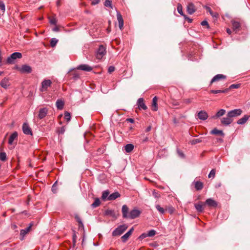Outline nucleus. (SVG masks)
<instances>
[{
    "instance_id": "nucleus-1",
    "label": "nucleus",
    "mask_w": 250,
    "mask_h": 250,
    "mask_svg": "<svg viewBox=\"0 0 250 250\" xmlns=\"http://www.w3.org/2000/svg\"><path fill=\"white\" fill-rule=\"evenodd\" d=\"M122 212L123 214V217L124 218H129L131 219H135L140 215L141 212L138 209H133L131 210L129 213L128 207L124 205L123 206L122 208Z\"/></svg>"
},
{
    "instance_id": "nucleus-2",
    "label": "nucleus",
    "mask_w": 250,
    "mask_h": 250,
    "mask_svg": "<svg viewBox=\"0 0 250 250\" xmlns=\"http://www.w3.org/2000/svg\"><path fill=\"white\" fill-rule=\"evenodd\" d=\"M127 226L125 224L120 225L112 232V235L113 236H120L127 229Z\"/></svg>"
},
{
    "instance_id": "nucleus-3",
    "label": "nucleus",
    "mask_w": 250,
    "mask_h": 250,
    "mask_svg": "<svg viewBox=\"0 0 250 250\" xmlns=\"http://www.w3.org/2000/svg\"><path fill=\"white\" fill-rule=\"evenodd\" d=\"M22 55L19 52H15L12 53L10 56L8 57L6 60V63L8 64H12L14 62V60L17 59H21Z\"/></svg>"
},
{
    "instance_id": "nucleus-4",
    "label": "nucleus",
    "mask_w": 250,
    "mask_h": 250,
    "mask_svg": "<svg viewBox=\"0 0 250 250\" xmlns=\"http://www.w3.org/2000/svg\"><path fill=\"white\" fill-rule=\"evenodd\" d=\"M106 48L103 45L99 46L96 52V57L97 59L101 60L106 54Z\"/></svg>"
},
{
    "instance_id": "nucleus-5",
    "label": "nucleus",
    "mask_w": 250,
    "mask_h": 250,
    "mask_svg": "<svg viewBox=\"0 0 250 250\" xmlns=\"http://www.w3.org/2000/svg\"><path fill=\"white\" fill-rule=\"evenodd\" d=\"M52 82L50 80H44L41 83V87L40 90L41 92L47 91L48 88L51 86Z\"/></svg>"
},
{
    "instance_id": "nucleus-6",
    "label": "nucleus",
    "mask_w": 250,
    "mask_h": 250,
    "mask_svg": "<svg viewBox=\"0 0 250 250\" xmlns=\"http://www.w3.org/2000/svg\"><path fill=\"white\" fill-rule=\"evenodd\" d=\"M242 113V110L241 109H235L229 111L228 112V115L231 119H233V118L237 117L240 116Z\"/></svg>"
},
{
    "instance_id": "nucleus-7",
    "label": "nucleus",
    "mask_w": 250,
    "mask_h": 250,
    "mask_svg": "<svg viewBox=\"0 0 250 250\" xmlns=\"http://www.w3.org/2000/svg\"><path fill=\"white\" fill-rule=\"evenodd\" d=\"M205 205H207L210 208H216L218 204L216 201L212 198H208L206 200Z\"/></svg>"
},
{
    "instance_id": "nucleus-8",
    "label": "nucleus",
    "mask_w": 250,
    "mask_h": 250,
    "mask_svg": "<svg viewBox=\"0 0 250 250\" xmlns=\"http://www.w3.org/2000/svg\"><path fill=\"white\" fill-rule=\"evenodd\" d=\"M22 130L23 133L26 135H32V132L31 128L26 123H24L22 125Z\"/></svg>"
},
{
    "instance_id": "nucleus-9",
    "label": "nucleus",
    "mask_w": 250,
    "mask_h": 250,
    "mask_svg": "<svg viewBox=\"0 0 250 250\" xmlns=\"http://www.w3.org/2000/svg\"><path fill=\"white\" fill-rule=\"evenodd\" d=\"M232 122L233 119H231V118L228 115V114L226 117L222 118L221 120V124L225 125H228L231 124Z\"/></svg>"
},
{
    "instance_id": "nucleus-10",
    "label": "nucleus",
    "mask_w": 250,
    "mask_h": 250,
    "mask_svg": "<svg viewBox=\"0 0 250 250\" xmlns=\"http://www.w3.org/2000/svg\"><path fill=\"white\" fill-rule=\"evenodd\" d=\"M76 69L88 72L91 71L92 70V68L91 66L85 64H81L78 66Z\"/></svg>"
},
{
    "instance_id": "nucleus-11",
    "label": "nucleus",
    "mask_w": 250,
    "mask_h": 250,
    "mask_svg": "<svg viewBox=\"0 0 250 250\" xmlns=\"http://www.w3.org/2000/svg\"><path fill=\"white\" fill-rule=\"evenodd\" d=\"M226 79V76L221 74H217L212 79V80L210 81V84H211L215 82Z\"/></svg>"
},
{
    "instance_id": "nucleus-12",
    "label": "nucleus",
    "mask_w": 250,
    "mask_h": 250,
    "mask_svg": "<svg viewBox=\"0 0 250 250\" xmlns=\"http://www.w3.org/2000/svg\"><path fill=\"white\" fill-rule=\"evenodd\" d=\"M68 76L70 79L77 80L80 78V74L77 71L71 70L68 72Z\"/></svg>"
},
{
    "instance_id": "nucleus-13",
    "label": "nucleus",
    "mask_w": 250,
    "mask_h": 250,
    "mask_svg": "<svg viewBox=\"0 0 250 250\" xmlns=\"http://www.w3.org/2000/svg\"><path fill=\"white\" fill-rule=\"evenodd\" d=\"M117 18L119 22V28L121 30H122L124 26V20L122 15L119 12H117Z\"/></svg>"
},
{
    "instance_id": "nucleus-14",
    "label": "nucleus",
    "mask_w": 250,
    "mask_h": 250,
    "mask_svg": "<svg viewBox=\"0 0 250 250\" xmlns=\"http://www.w3.org/2000/svg\"><path fill=\"white\" fill-rule=\"evenodd\" d=\"M48 109L46 108H41L39 112L38 117L40 119L44 118L47 115Z\"/></svg>"
},
{
    "instance_id": "nucleus-15",
    "label": "nucleus",
    "mask_w": 250,
    "mask_h": 250,
    "mask_svg": "<svg viewBox=\"0 0 250 250\" xmlns=\"http://www.w3.org/2000/svg\"><path fill=\"white\" fill-rule=\"evenodd\" d=\"M20 71L21 73H30L32 72V68L28 65H23L20 69Z\"/></svg>"
},
{
    "instance_id": "nucleus-16",
    "label": "nucleus",
    "mask_w": 250,
    "mask_h": 250,
    "mask_svg": "<svg viewBox=\"0 0 250 250\" xmlns=\"http://www.w3.org/2000/svg\"><path fill=\"white\" fill-rule=\"evenodd\" d=\"M204 206H205V203H203L202 202H200L198 204H194V207L199 212H202L204 211Z\"/></svg>"
},
{
    "instance_id": "nucleus-17",
    "label": "nucleus",
    "mask_w": 250,
    "mask_h": 250,
    "mask_svg": "<svg viewBox=\"0 0 250 250\" xmlns=\"http://www.w3.org/2000/svg\"><path fill=\"white\" fill-rule=\"evenodd\" d=\"M198 117L200 120H206L208 118V115L206 111L202 110L198 113Z\"/></svg>"
},
{
    "instance_id": "nucleus-18",
    "label": "nucleus",
    "mask_w": 250,
    "mask_h": 250,
    "mask_svg": "<svg viewBox=\"0 0 250 250\" xmlns=\"http://www.w3.org/2000/svg\"><path fill=\"white\" fill-rule=\"evenodd\" d=\"M18 133L17 132H13L9 137L8 139V144L10 145H12L13 142L15 140H17L18 139Z\"/></svg>"
},
{
    "instance_id": "nucleus-19",
    "label": "nucleus",
    "mask_w": 250,
    "mask_h": 250,
    "mask_svg": "<svg viewBox=\"0 0 250 250\" xmlns=\"http://www.w3.org/2000/svg\"><path fill=\"white\" fill-rule=\"evenodd\" d=\"M0 85L2 87L6 89L10 85L9 79L7 78L3 79L0 82Z\"/></svg>"
},
{
    "instance_id": "nucleus-20",
    "label": "nucleus",
    "mask_w": 250,
    "mask_h": 250,
    "mask_svg": "<svg viewBox=\"0 0 250 250\" xmlns=\"http://www.w3.org/2000/svg\"><path fill=\"white\" fill-rule=\"evenodd\" d=\"M196 11L195 7L193 3H190L187 6V12L189 14H192Z\"/></svg>"
},
{
    "instance_id": "nucleus-21",
    "label": "nucleus",
    "mask_w": 250,
    "mask_h": 250,
    "mask_svg": "<svg viewBox=\"0 0 250 250\" xmlns=\"http://www.w3.org/2000/svg\"><path fill=\"white\" fill-rule=\"evenodd\" d=\"M137 104L138 107L140 109L142 108L144 110H146L147 109V106L146 105L144 100L143 98H139L137 101Z\"/></svg>"
},
{
    "instance_id": "nucleus-22",
    "label": "nucleus",
    "mask_w": 250,
    "mask_h": 250,
    "mask_svg": "<svg viewBox=\"0 0 250 250\" xmlns=\"http://www.w3.org/2000/svg\"><path fill=\"white\" fill-rule=\"evenodd\" d=\"M133 231V228H132L130 230L127 232L123 236H122L121 239L123 242H125L127 239L130 237L131 235L132 232Z\"/></svg>"
},
{
    "instance_id": "nucleus-23",
    "label": "nucleus",
    "mask_w": 250,
    "mask_h": 250,
    "mask_svg": "<svg viewBox=\"0 0 250 250\" xmlns=\"http://www.w3.org/2000/svg\"><path fill=\"white\" fill-rule=\"evenodd\" d=\"M33 225V223H30L29 224V226L27 228H26L25 229H21V232H20L21 235H22V236H24L27 233H28L30 231Z\"/></svg>"
},
{
    "instance_id": "nucleus-24",
    "label": "nucleus",
    "mask_w": 250,
    "mask_h": 250,
    "mask_svg": "<svg viewBox=\"0 0 250 250\" xmlns=\"http://www.w3.org/2000/svg\"><path fill=\"white\" fill-rule=\"evenodd\" d=\"M232 29L234 31L238 32L240 30V23L238 21H232Z\"/></svg>"
},
{
    "instance_id": "nucleus-25",
    "label": "nucleus",
    "mask_w": 250,
    "mask_h": 250,
    "mask_svg": "<svg viewBox=\"0 0 250 250\" xmlns=\"http://www.w3.org/2000/svg\"><path fill=\"white\" fill-rule=\"evenodd\" d=\"M250 118L249 115H245L243 117L239 119L237 123L239 125H243L245 124Z\"/></svg>"
},
{
    "instance_id": "nucleus-26",
    "label": "nucleus",
    "mask_w": 250,
    "mask_h": 250,
    "mask_svg": "<svg viewBox=\"0 0 250 250\" xmlns=\"http://www.w3.org/2000/svg\"><path fill=\"white\" fill-rule=\"evenodd\" d=\"M120 197V194L118 192H115L112 194H111L108 197V200H114L117 199V198Z\"/></svg>"
},
{
    "instance_id": "nucleus-27",
    "label": "nucleus",
    "mask_w": 250,
    "mask_h": 250,
    "mask_svg": "<svg viewBox=\"0 0 250 250\" xmlns=\"http://www.w3.org/2000/svg\"><path fill=\"white\" fill-rule=\"evenodd\" d=\"M204 7L206 8L207 11L209 13V14L213 18L217 19L218 17V14L216 12H213L209 7L205 6Z\"/></svg>"
},
{
    "instance_id": "nucleus-28",
    "label": "nucleus",
    "mask_w": 250,
    "mask_h": 250,
    "mask_svg": "<svg viewBox=\"0 0 250 250\" xmlns=\"http://www.w3.org/2000/svg\"><path fill=\"white\" fill-rule=\"evenodd\" d=\"M195 188L197 190H200L203 189L204 185L203 183L200 181H194Z\"/></svg>"
},
{
    "instance_id": "nucleus-29",
    "label": "nucleus",
    "mask_w": 250,
    "mask_h": 250,
    "mask_svg": "<svg viewBox=\"0 0 250 250\" xmlns=\"http://www.w3.org/2000/svg\"><path fill=\"white\" fill-rule=\"evenodd\" d=\"M158 99L156 96H155L152 100V110L156 111L158 110V104H157Z\"/></svg>"
},
{
    "instance_id": "nucleus-30",
    "label": "nucleus",
    "mask_w": 250,
    "mask_h": 250,
    "mask_svg": "<svg viewBox=\"0 0 250 250\" xmlns=\"http://www.w3.org/2000/svg\"><path fill=\"white\" fill-rule=\"evenodd\" d=\"M229 91V88H226L223 90H211L209 91L210 93L218 94V93H226Z\"/></svg>"
},
{
    "instance_id": "nucleus-31",
    "label": "nucleus",
    "mask_w": 250,
    "mask_h": 250,
    "mask_svg": "<svg viewBox=\"0 0 250 250\" xmlns=\"http://www.w3.org/2000/svg\"><path fill=\"white\" fill-rule=\"evenodd\" d=\"M75 218L77 222H78V223H79V229H83L84 226H83V222H82V220L80 218V216L76 214V215H75Z\"/></svg>"
},
{
    "instance_id": "nucleus-32",
    "label": "nucleus",
    "mask_w": 250,
    "mask_h": 250,
    "mask_svg": "<svg viewBox=\"0 0 250 250\" xmlns=\"http://www.w3.org/2000/svg\"><path fill=\"white\" fill-rule=\"evenodd\" d=\"M56 106L58 109H62L64 106V102L61 100H58L56 103Z\"/></svg>"
},
{
    "instance_id": "nucleus-33",
    "label": "nucleus",
    "mask_w": 250,
    "mask_h": 250,
    "mask_svg": "<svg viewBox=\"0 0 250 250\" xmlns=\"http://www.w3.org/2000/svg\"><path fill=\"white\" fill-rule=\"evenodd\" d=\"M133 148H134V146L131 144H127L125 146V150L127 153H129V152H130L131 151H132L133 150Z\"/></svg>"
},
{
    "instance_id": "nucleus-34",
    "label": "nucleus",
    "mask_w": 250,
    "mask_h": 250,
    "mask_svg": "<svg viewBox=\"0 0 250 250\" xmlns=\"http://www.w3.org/2000/svg\"><path fill=\"white\" fill-rule=\"evenodd\" d=\"M211 133L214 135H219L221 136H223L224 133L222 130H218L217 128H214L211 130Z\"/></svg>"
},
{
    "instance_id": "nucleus-35",
    "label": "nucleus",
    "mask_w": 250,
    "mask_h": 250,
    "mask_svg": "<svg viewBox=\"0 0 250 250\" xmlns=\"http://www.w3.org/2000/svg\"><path fill=\"white\" fill-rule=\"evenodd\" d=\"M101 204L100 200L99 198H97L95 199L94 202L91 204V207L93 208H95L100 206Z\"/></svg>"
},
{
    "instance_id": "nucleus-36",
    "label": "nucleus",
    "mask_w": 250,
    "mask_h": 250,
    "mask_svg": "<svg viewBox=\"0 0 250 250\" xmlns=\"http://www.w3.org/2000/svg\"><path fill=\"white\" fill-rule=\"evenodd\" d=\"M226 113V110L224 109H220L216 114L215 117L219 118L223 116Z\"/></svg>"
},
{
    "instance_id": "nucleus-37",
    "label": "nucleus",
    "mask_w": 250,
    "mask_h": 250,
    "mask_svg": "<svg viewBox=\"0 0 250 250\" xmlns=\"http://www.w3.org/2000/svg\"><path fill=\"white\" fill-rule=\"evenodd\" d=\"M156 208L157 210L161 214H164L165 212L166 208L165 209L161 207L159 205H157L156 206Z\"/></svg>"
},
{
    "instance_id": "nucleus-38",
    "label": "nucleus",
    "mask_w": 250,
    "mask_h": 250,
    "mask_svg": "<svg viewBox=\"0 0 250 250\" xmlns=\"http://www.w3.org/2000/svg\"><path fill=\"white\" fill-rule=\"evenodd\" d=\"M177 11L178 13L183 16H185V15L183 14L182 10V6L180 3H178L177 5Z\"/></svg>"
},
{
    "instance_id": "nucleus-39",
    "label": "nucleus",
    "mask_w": 250,
    "mask_h": 250,
    "mask_svg": "<svg viewBox=\"0 0 250 250\" xmlns=\"http://www.w3.org/2000/svg\"><path fill=\"white\" fill-rule=\"evenodd\" d=\"M58 40L56 38H52L50 40V44L51 47H54L56 46L57 43L58 42Z\"/></svg>"
},
{
    "instance_id": "nucleus-40",
    "label": "nucleus",
    "mask_w": 250,
    "mask_h": 250,
    "mask_svg": "<svg viewBox=\"0 0 250 250\" xmlns=\"http://www.w3.org/2000/svg\"><path fill=\"white\" fill-rule=\"evenodd\" d=\"M105 214L107 215H110L114 216L115 215V212L113 210L111 209H107L105 211Z\"/></svg>"
},
{
    "instance_id": "nucleus-41",
    "label": "nucleus",
    "mask_w": 250,
    "mask_h": 250,
    "mask_svg": "<svg viewBox=\"0 0 250 250\" xmlns=\"http://www.w3.org/2000/svg\"><path fill=\"white\" fill-rule=\"evenodd\" d=\"M104 5L106 7H109L111 8H113L112 1L110 0H105Z\"/></svg>"
},
{
    "instance_id": "nucleus-42",
    "label": "nucleus",
    "mask_w": 250,
    "mask_h": 250,
    "mask_svg": "<svg viewBox=\"0 0 250 250\" xmlns=\"http://www.w3.org/2000/svg\"><path fill=\"white\" fill-rule=\"evenodd\" d=\"M166 210H167L171 214L174 212L175 209L172 206H170L166 208Z\"/></svg>"
},
{
    "instance_id": "nucleus-43",
    "label": "nucleus",
    "mask_w": 250,
    "mask_h": 250,
    "mask_svg": "<svg viewBox=\"0 0 250 250\" xmlns=\"http://www.w3.org/2000/svg\"><path fill=\"white\" fill-rule=\"evenodd\" d=\"M49 22L50 23V24H54V25L56 24L57 21L55 17H49Z\"/></svg>"
},
{
    "instance_id": "nucleus-44",
    "label": "nucleus",
    "mask_w": 250,
    "mask_h": 250,
    "mask_svg": "<svg viewBox=\"0 0 250 250\" xmlns=\"http://www.w3.org/2000/svg\"><path fill=\"white\" fill-rule=\"evenodd\" d=\"M6 159V154L5 152L0 153V160L2 161H5Z\"/></svg>"
},
{
    "instance_id": "nucleus-45",
    "label": "nucleus",
    "mask_w": 250,
    "mask_h": 250,
    "mask_svg": "<svg viewBox=\"0 0 250 250\" xmlns=\"http://www.w3.org/2000/svg\"><path fill=\"white\" fill-rule=\"evenodd\" d=\"M202 140L201 139L199 138V139H193V140H191L190 141V143L192 145H195L196 144L202 142Z\"/></svg>"
},
{
    "instance_id": "nucleus-46",
    "label": "nucleus",
    "mask_w": 250,
    "mask_h": 250,
    "mask_svg": "<svg viewBox=\"0 0 250 250\" xmlns=\"http://www.w3.org/2000/svg\"><path fill=\"white\" fill-rule=\"evenodd\" d=\"M64 118L67 121H69L71 119L70 114L68 112H65L64 113Z\"/></svg>"
},
{
    "instance_id": "nucleus-47",
    "label": "nucleus",
    "mask_w": 250,
    "mask_h": 250,
    "mask_svg": "<svg viewBox=\"0 0 250 250\" xmlns=\"http://www.w3.org/2000/svg\"><path fill=\"white\" fill-rule=\"evenodd\" d=\"M147 234L148 237L153 236L156 234V231L153 229L150 230L148 232Z\"/></svg>"
},
{
    "instance_id": "nucleus-48",
    "label": "nucleus",
    "mask_w": 250,
    "mask_h": 250,
    "mask_svg": "<svg viewBox=\"0 0 250 250\" xmlns=\"http://www.w3.org/2000/svg\"><path fill=\"white\" fill-rule=\"evenodd\" d=\"M109 192L108 191H104L103 192L102 196V198L103 200H105L109 196Z\"/></svg>"
},
{
    "instance_id": "nucleus-49",
    "label": "nucleus",
    "mask_w": 250,
    "mask_h": 250,
    "mask_svg": "<svg viewBox=\"0 0 250 250\" xmlns=\"http://www.w3.org/2000/svg\"><path fill=\"white\" fill-rule=\"evenodd\" d=\"M0 9L3 12H4L5 10V7L4 2L0 0Z\"/></svg>"
},
{
    "instance_id": "nucleus-50",
    "label": "nucleus",
    "mask_w": 250,
    "mask_h": 250,
    "mask_svg": "<svg viewBox=\"0 0 250 250\" xmlns=\"http://www.w3.org/2000/svg\"><path fill=\"white\" fill-rule=\"evenodd\" d=\"M240 85H241V84H240V83L232 84L230 85L229 87V90L230 89H232V88H239L240 87Z\"/></svg>"
},
{
    "instance_id": "nucleus-51",
    "label": "nucleus",
    "mask_w": 250,
    "mask_h": 250,
    "mask_svg": "<svg viewBox=\"0 0 250 250\" xmlns=\"http://www.w3.org/2000/svg\"><path fill=\"white\" fill-rule=\"evenodd\" d=\"M152 194H153V196L155 198H159V197H160V193L158 192H157L156 190H154L153 191Z\"/></svg>"
},
{
    "instance_id": "nucleus-52",
    "label": "nucleus",
    "mask_w": 250,
    "mask_h": 250,
    "mask_svg": "<svg viewBox=\"0 0 250 250\" xmlns=\"http://www.w3.org/2000/svg\"><path fill=\"white\" fill-rule=\"evenodd\" d=\"M215 169H212L210 171L209 174H208V178H211V177L214 178L215 176Z\"/></svg>"
},
{
    "instance_id": "nucleus-53",
    "label": "nucleus",
    "mask_w": 250,
    "mask_h": 250,
    "mask_svg": "<svg viewBox=\"0 0 250 250\" xmlns=\"http://www.w3.org/2000/svg\"><path fill=\"white\" fill-rule=\"evenodd\" d=\"M65 131V128L64 126L61 127V128H59L57 130V132L60 134H62L64 133Z\"/></svg>"
},
{
    "instance_id": "nucleus-54",
    "label": "nucleus",
    "mask_w": 250,
    "mask_h": 250,
    "mask_svg": "<svg viewBox=\"0 0 250 250\" xmlns=\"http://www.w3.org/2000/svg\"><path fill=\"white\" fill-rule=\"evenodd\" d=\"M183 102L186 104H189L192 102L191 99H185L183 100Z\"/></svg>"
},
{
    "instance_id": "nucleus-55",
    "label": "nucleus",
    "mask_w": 250,
    "mask_h": 250,
    "mask_svg": "<svg viewBox=\"0 0 250 250\" xmlns=\"http://www.w3.org/2000/svg\"><path fill=\"white\" fill-rule=\"evenodd\" d=\"M74 233L73 234V243H76V240L77 238V236L76 234V232L73 231Z\"/></svg>"
},
{
    "instance_id": "nucleus-56",
    "label": "nucleus",
    "mask_w": 250,
    "mask_h": 250,
    "mask_svg": "<svg viewBox=\"0 0 250 250\" xmlns=\"http://www.w3.org/2000/svg\"><path fill=\"white\" fill-rule=\"evenodd\" d=\"M115 71V67L113 66H110L108 69V72L109 73H111L112 72Z\"/></svg>"
},
{
    "instance_id": "nucleus-57",
    "label": "nucleus",
    "mask_w": 250,
    "mask_h": 250,
    "mask_svg": "<svg viewBox=\"0 0 250 250\" xmlns=\"http://www.w3.org/2000/svg\"><path fill=\"white\" fill-rule=\"evenodd\" d=\"M201 25H202V26H206L207 28H209V24H208V21H203L201 22Z\"/></svg>"
},
{
    "instance_id": "nucleus-58",
    "label": "nucleus",
    "mask_w": 250,
    "mask_h": 250,
    "mask_svg": "<svg viewBox=\"0 0 250 250\" xmlns=\"http://www.w3.org/2000/svg\"><path fill=\"white\" fill-rule=\"evenodd\" d=\"M177 152L179 156H180L182 158L184 157L185 155H184V153L182 151H181V150H180L179 149H177Z\"/></svg>"
},
{
    "instance_id": "nucleus-59",
    "label": "nucleus",
    "mask_w": 250,
    "mask_h": 250,
    "mask_svg": "<svg viewBox=\"0 0 250 250\" xmlns=\"http://www.w3.org/2000/svg\"><path fill=\"white\" fill-rule=\"evenodd\" d=\"M100 0H92L91 4L94 5L98 4Z\"/></svg>"
},
{
    "instance_id": "nucleus-60",
    "label": "nucleus",
    "mask_w": 250,
    "mask_h": 250,
    "mask_svg": "<svg viewBox=\"0 0 250 250\" xmlns=\"http://www.w3.org/2000/svg\"><path fill=\"white\" fill-rule=\"evenodd\" d=\"M146 237H148L147 234L146 233H143L139 236V238L143 239Z\"/></svg>"
},
{
    "instance_id": "nucleus-61",
    "label": "nucleus",
    "mask_w": 250,
    "mask_h": 250,
    "mask_svg": "<svg viewBox=\"0 0 250 250\" xmlns=\"http://www.w3.org/2000/svg\"><path fill=\"white\" fill-rule=\"evenodd\" d=\"M184 17L188 22L191 23L192 21V20L191 19H190L189 18L186 17V15L185 16H184Z\"/></svg>"
},
{
    "instance_id": "nucleus-62",
    "label": "nucleus",
    "mask_w": 250,
    "mask_h": 250,
    "mask_svg": "<svg viewBox=\"0 0 250 250\" xmlns=\"http://www.w3.org/2000/svg\"><path fill=\"white\" fill-rule=\"evenodd\" d=\"M151 129V126L150 125L148 126L146 129V132H149Z\"/></svg>"
},
{
    "instance_id": "nucleus-63",
    "label": "nucleus",
    "mask_w": 250,
    "mask_h": 250,
    "mask_svg": "<svg viewBox=\"0 0 250 250\" xmlns=\"http://www.w3.org/2000/svg\"><path fill=\"white\" fill-rule=\"evenodd\" d=\"M59 30V27H57V26H55V27L53 28V31H55V32H57Z\"/></svg>"
},
{
    "instance_id": "nucleus-64",
    "label": "nucleus",
    "mask_w": 250,
    "mask_h": 250,
    "mask_svg": "<svg viewBox=\"0 0 250 250\" xmlns=\"http://www.w3.org/2000/svg\"><path fill=\"white\" fill-rule=\"evenodd\" d=\"M227 32L229 34H230L231 33V31L230 29L229 28H227Z\"/></svg>"
}]
</instances>
